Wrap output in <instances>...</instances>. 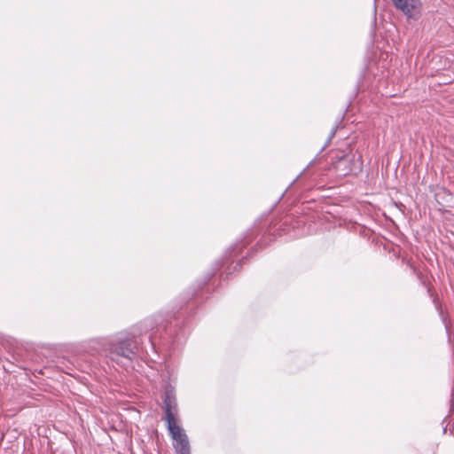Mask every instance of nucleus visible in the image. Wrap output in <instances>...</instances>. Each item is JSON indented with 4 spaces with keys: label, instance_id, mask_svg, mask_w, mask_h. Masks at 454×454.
<instances>
[{
    "label": "nucleus",
    "instance_id": "f257e3e1",
    "mask_svg": "<svg viewBox=\"0 0 454 454\" xmlns=\"http://www.w3.org/2000/svg\"><path fill=\"white\" fill-rule=\"evenodd\" d=\"M288 219L286 218L284 221H274L269 225L263 224V226L254 225L252 228L247 231L243 239L236 242L228 251V255H225L222 266H226V270H230V264L233 262L242 250L248 246L252 240L258 235L262 234V238L265 236H281L288 231L287 228Z\"/></svg>",
    "mask_w": 454,
    "mask_h": 454
},
{
    "label": "nucleus",
    "instance_id": "f03ea898",
    "mask_svg": "<svg viewBox=\"0 0 454 454\" xmlns=\"http://www.w3.org/2000/svg\"><path fill=\"white\" fill-rule=\"evenodd\" d=\"M165 420L171 437L174 439L176 454H191L190 444L186 434L177 425V403L172 390L165 392L163 400Z\"/></svg>",
    "mask_w": 454,
    "mask_h": 454
},
{
    "label": "nucleus",
    "instance_id": "7ed1b4c3",
    "mask_svg": "<svg viewBox=\"0 0 454 454\" xmlns=\"http://www.w3.org/2000/svg\"><path fill=\"white\" fill-rule=\"evenodd\" d=\"M107 350L112 360L118 361L121 357L132 360L138 351V345L135 336L126 335L112 340Z\"/></svg>",
    "mask_w": 454,
    "mask_h": 454
},
{
    "label": "nucleus",
    "instance_id": "20e7f679",
    "mask_svg": "<svg viewBox=\"0 0 454 454\" xmlns=\"http://www.w3.org/2000/svg\"><path fill=\"white\" fill-rule=\"evenodd\" d=\"M406 263V265L411 269L412 273L419 279L420 284L427 289L428 296L432 299L433 303L435 305L437 309H440L441 304L439 301V298L434 291V286L431 283L432 276H430L426 270L419 269L410 260H403Z\"/></svg>",
    "mask_w": 454,
    "mask_h": 454
},
{
    "label": "nucleus",
    "instance_id": "39448f33",
    "mask_svg": "<svg viewBox=\"0 0 454 454\" xmlns=\"http://www.w3.org/2000/svg\"><path fill=\"white\" fill-rule=\"evenodd\" d=\"M395 7L402 11L407 17L414 18L420 13V0H391Z\"/></svg>",
    "mask_w": 454,
    "mask_h": 454
},
{
    "label": "nucleus",
    "instance_id": "423d86ee",
    "mask_svg": "<svg viewBox=\"0 0 454 454\" xmlns=\"http://www.w3.org/2000/svg\"><path fill=\"white\" fill-rule=\"evenodd\" d=\"M353 159L348 154L337 157L333 162V168L339 176H346L353 171Z\"/></svg>",
    "mask_w": 454,
    "mask_h": 454
},
{
    "label": "nucleus",
    "instance_id": "0eeeda50",
    "mask_svg": "<svg viewBox=\"0 0 454 454\" xmlns=\"http://www.w3.org/2000/svg\"><path fill=\"white\" fill-rule=\"evenodd\" d=\"M237 266H240L239 263H236L235 267H234V270H236Z\"/></svg>",
    "mask_w": 454,
    "mask_h": 454
}]
</instances>
